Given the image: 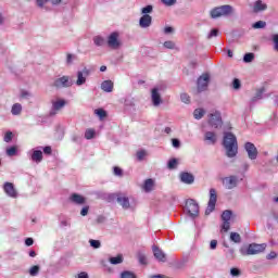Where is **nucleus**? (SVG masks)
<instances>
[{"instance_id": "obj_3", "label": "nucleus", "mask_w": 278, "mask_h": 278, "mask_svg": "<svg viewBox=\"0 0 278 278\" xmlns=\"http://www.w3.org/2000/svg\"><path fill=\"white\" fill-rule=\"evenodd\" d=\"M266 251V243H252L248 247L247 251L240 250L241 255H257Z\"/></svg>"}, {"instance_id": "obj_18", "label": "nucleus", "mask_w": 278, "mask_h": 278, "mask_svg": "<svg viewBox=\"0 0 278 278\" xmlns=\"http://www.w3.org/2000/svg\"><path fill=\"white\" fill-rule=\"evenodd\" d=\"M153 254L155 260H157V262H166V253H164V251H162V249H160L157 245H154L152 248Z\"/></svg>"}, {"instance_id": "obj_21", "label": "nucleus", "mask_w": 278, "mask_h": 278, "mask_svg": "<svg viewBox=\"0 0 278 278\" xmlns=\"http://www.w3.org/2000/svg\"><path fill=\"white\" fill-rule=\"evenodd\" d=\"M70 201L72 203H75L76 205H84V203H86V198H84L81 194L79 193H73L70 197Z\"/></svg>"}, {"instance_id": "obj_34", "label": "nucleus", "mask_w": 278, "mask_h": 278, "mask_svg": "<svg viewBox=\"0 0 278 278\" xmlns=\"http://www.w3.org/2000/svg\"><path fill=\"white\" fill-rule=\"evenodd\" d=\"M94 114H96L97 116H99V118H100L101 121H103V118H105V116H108V112H105V110H103V109H97V110L94 111Z\"/></svg>"}, {"instance_id": "obj_36", "label": "nucleus", "mask_w": 278, "mask_h": 278, "mask_svg": "<svg viewBox=\"0 0 278 278\" xmlns=\"http://www.w3.org/2000/svg\"><path fill=\"white\" fill-rule=\"evenodd\" d=\"M253 29H264L266 27L265 21H258L252 25Z\"/></svg>"}, {"instance_id": "obj_42", "label": "nucleus", "mask_w": 278, "mask_h": 278, "mask_svg": "<svg viewBox=\"0 0 278 278\" xmlns=\"http://www.w3.org/2000/svg\"><path fill=\"white\" fill-rule=\"evenodd\" d=\"M271 41L274 42V51H278V34L271 35Z\"/></svg>"}, {"instance_id": "obj_11", "label": "nucleus", "mask_w": 278, "mask_h": 278, "mask_svg": "<svg viewBox=\"0 0 278 278\" xmlns=\"http://www.w3.org/2000/svg\"><path fill=\"white\" fill-rule=\"evenodd\" d=\"M65 105H66V100L64 99L58 98L55 100H52L50 116H55V114H58V112H60Z\"/></svg>"}, {"instance_id": "obj_44", "label": "nucleus", "mask_w": 278, "mask_h": 278, "mask_svg": "<svg viewBox=\"0 0 278 278\" xmlns=\"http://www.w3.org/2000/svg\"><path fill=\"white\" fill-rule=\"evenodd\" d=\"M22 99H31V93L25 89L20 91Z\"/></svg>"}, {"instance_id": "obj_50", "label": "nucleus", "mask_w": 278, "mask_h": 278, "mask_svg": "<svg viewBox=\"0 0 278 278\" xmlns=\"http://www.w3.org/2000/svg\"><path fill=\"white\" fill-rule=\"evenodd\" d=\"M7 155H9V157H13V155H16V147L8 148Z\"/></svg>"}, {"instance_id": "obj_23", "label": "nucleus", "mask_w": 278, "mask_h": 278, "mask_svg": "<svg viewBox=\"0 0 278 278\" xmlns=\"http://www.w3.org/2000/svg\"><path fill=\"white\" fill-rule=\"evenodd\" d=\"M100 88H101V90H103V92H113L114 91V81L104 80L101 83Z\"/></svg>"}, {"instance_id": "obj_26", "label": "nucleus", "mask_w": 278, "mask_h": 278, "mask_svg": "<svg viewBox=\"0 0 278 278\" xmlns=\"http://www.w3.org/2000/svg\"><path fill=\"white\" fill-rule=\"evenodd\" d=\"M109 262H110V264H113V266L123 264V262H124L123 254H118L117 256L110 257Z\"/></svg>"}, {"instance_id": "obj_60", "label": "nucleus", "mask_w": 278, "mask_h": 278, "mask_svg": "<svg viewBox=\"0 0 278 278\" xmlns=\"http://www.w3.org/2000/svg\"><path fill=\"white\" fill-rule=\"evenodd\" d=\"M173 31H175V29L173 27H170V26H166L164 28V34H173Z\"/></svg>"}, {"instance_id": "obj_64", "label": "nucleus", "mask_w": 278, "mask_h": 278, "mask_svg": "<svg viewBox=\"0 0 278 278\" xmlns=\"http://www.w3.org/2000/svg\"><path fill=\"white\" fill-rule=\"evenodd\" d=\"M276 257H277L276 252H270V253L267 255V260H275Z\"/></svg>"}, {"instance_id": "obj_16", "label": "nucleus", "mask_w": 278, "mask_h": 278, "mask_svg": "<svg viewBox=\"0 0 278 278\" xmlns=\"http://www.w3.org/2000/svg\"><path fill=\"white\" fill-rule=\"evenodd\" d=\"M117 203L123 207V210H129L131 204L129 203V198L125 193H116Z\"/></svg>"}, {"instance_id": "obj_30", "label": "nucleus", "mask_w": 278, "mask_h": 278, "mask_svg": "<svg viewBox=\"0 0 278 278\" xmlns=\"http://www.w3.org/2000/svg\"><path fill=\"white\" fill-rule=\"evenodd\" d=\"M231 216H233V213L229 210H226L222 214V220L223 222H229V220H231Z\"/></svg>"}, {"instance_id": "obj_63", "label": "nucleus", "mask_w": 278, "mask_h": 278, "mask_svg": "<svg viewBox=\"0 0 278 278\" xmlns=\"http://www.w3.org/2000/svg\"><path fill=\"white\" fill-rule=\"evenodd\" d=\"M78 278H90V276H88V273L81 271L78 274Z\"/></svg>"}, {"instance_id": "obj_20", "label": "nucleus", "mask_w": 278, "mask_h": 278, "mask_svg": "<svg viewBox=\"0 0 278 278\" xmlns=\"http://www.w3.org/2000/svg\"><path fill=\"white\" fill-rule=\"evenodd\" d=\"M204 142H207V144H214L215 142H218V136L214 131H206L204 134Z\"/></svg>"}, {"instance_id": "obj_49", "label": "nucleus", "mask_w": 278, "mask_h": 278, "mask_svg": "<svg viewBox=\"0 0 278 278\" xmlns=\"http://www.w3.org/2000/svg\"><path fill=\"white\" fill-rule=\"evenodd\" d=\"M180 100H181L182 103L188 104V103H190V96L188 93H181L180 94Z\"/></svg>"}, {"instance_id": "obj_35", "label": "nucleus", "mask_w": 278, "mask_h": 278, "mask_svg": "<svg viewBox=\"0 0 278 278\" xmlns=\"http://www.w3.org/2000/svg\"><path fill=\"white\" fill-rule=\"evenodd\" d=\"M93 42L97 47H103V43L105 42V39L101 36L93 37Z\"/></svg>"}, {"instance_id": "obj_58", "label": "nucleus", "mask_w": 278, "mask_h": 278, "mask_svg": "<svg viewBox=\"0 0 278 278\" xmlns=\"http://www.w3.org/2000/svg\"><path fill=\"white\" fill-rule=\"evenodd\" d=\"M222 229L224 231H228L230 229V223L229 222H223Z\"/></svg>"}, {"instance_id": "obj_54", "label": "nucleus", "mask_w": 278, "mask_h": 278, "mask_svg": "<svg viewBox=\"0 0 278 278\" xmlns=\"http://www.w3.org/2000/svg\"><path fill=\"white\" fill-rule=\"evenodd\" d=\"M13 134L12 131H8L5 135H4V142H12V138H13Z\"/></svg>"}, {"instance_id": "obj_57", "label": "nucleus", "mask_w": 278, "mask_h": 278, "mask_svg": "<svg viewBox=\"0 0 278 278\" xmlns=\"http://www.w3.org/2000/svg\"><path fill=\"white\" fill-rule=\"evenodd\" d=\"M90 207L89 206H84L80 211V215L81 216H88V212H89Z\"/></svg>"}, {"instance_id": "obj_37", "label": "nucleus", "mask_w": 278, "mask_h": 278, "mask_svg": "<svg viewBox=\"0 0 278 278\" xmlns=\"http://www.w3.org/2000/svg\"><path fill=\"white\" fill-rule=\"evenodd\" d=\"M85 138L86 140H92L94 138V129H87L85 131Z\"/></svg>"}, {"instance_id": "obj_62", "label": "nucleus", "mask_w": 278, "mask_h": 278, "mask_svg": "<svg viewBox=\"0 0 278 278\" xmlns=\"http://www.w3.org/2000/svg\"><path fill=\"white\" fill-rule=\"evenodd\" d=\"M36 2H37V5L41 9L45 8V3H47V1L45 0H36Z\"/></svg>"}, {"instance_id": "obj_40", "label": "nucleus", "mask_w": 278, "mask_h": 278, "mask_svg": "<svg viewBox=\"0 0 278 278\" xmlns=\"http://www.w3.org/2000/svg\"><path fill=\"white\" fill-rule=\"evenodd\" d=\"M232 88L233 90H240V88H242V84L240 83V79L235 78L232 80Z\"/></svg>"}, {"instance_id": "obj_24", "label": "nucleus", "mask_w": 278, "mask_h": 278, "mask_svg": "<svg viewBox=\"0 0 278 278\" xmlns=\"http://www.w3.org/2000/svg\"><path fill=\"white\" fill-rule=\"evenodd\" d=\"M30 160L36 164H40V162H42V152L40 150H33V153L30 154Z\"/></svg>"}, {"instance_id": "obj_6", "label": "nucleus", "mask_w": 278, "mask_h": 278, "mask_svg": "<svg viewBox=\"0 0 278 278\" xmlns=\"http://www.w3.org/2000/svg\"><path fill=\"white\" fill-rule=\"evenodd\" d=\"M122 45L121 34H118V31H113L109 35L108 47H110V49H121Z\"/></svg>"}, {"instance_id": "obj_8", "label": "nucleus", "mask_w": 278, "mask_h": 278, "mask_svg": "<svg viewBox=\"0 0 278 278\" xmlns=\"http://www.w3.org/2000/svg\"><path fill=\"white\" fill-rule=\"evenodd\" d=\"M216 201H218V194L216 193V189H210V200L205 211L206 216L210 215L211 212L216 210Z\"/></svg>"}, {"instance_id": "obj_22", "label": "nucleus", "mask_w": 278, "mask_h": 278, "mask_svg": "<svg viewBox=\"0 0 278 278\" xmlns=\"http://www.w3.org/2000/svg\"><path fill=\"white\" fill-rule=\"evenodd\" d=\"M268 10V5L264 3L262 0H257L254 2L253 12L257 14V12H264Z\"/></svg>"}, {"instance_id": "obj_61", "label": "nucleus", "mask_w": 278, "mask_h": 278, "mask_svg": "<svg viewBox=\"0 0 278 278\" xmlns=\"http://www.w3.org/2000/svg\"><path fill=\"white\" fill-rule=\"evenodd\" d=\"M25 244H26V247H31L34 244V239L33 238H26Z\"/></svg>"}, {"instance_id": "obj_39", "label": "nucleus", "mask_w": 278, "mask_h": 278, "mask_svg": "<svg viewBox=\"0 0 278 278\" xmlns=\"http://www.w3.org/2000/svg\"><path fill=\"white\" fill-rule=\"evenodd\" d=\"M144 157H147V152H146V150H139V151H137V160H139V162H142V160H144Z\"/></svg>"}, {"instance_id": "obj_31", "label": "nucleus", "mask_w": 278, "mask_h": 278, "mask_svg": "<svg viewBox=\"0 0 278 278\" xmlns=\"http://www.w3.org/2000/svg\"><path fill=\"white\" fill-rule=\"evenodd\" d=\"M264 89H258L255 93V96L251 99L252 103H255V101H260V99L263 98Z\"/></svg>"}, {"instance_id": "obj_32", "label": "nucleus", "mask_w": 278, "mask_h": 278, "mask_svg": "<svg viewBox=\"0 0 278 278\" xmlns=\"http://www.w3.org/2000/svg\"><path fill=\"white\" fill-rule=\"evenodd\" d=\"M253 60H255V54L254 53H245L243 56V62H245V64H249L251 62H253Z\"/></svg>"}, {"instance_id": "obj_48", "label": "nucleus", "mask_w": 278, "mask_h": 278, "mask_svg": "<svg viewBox=\"0 0 278 278\" xmlns=\"http://www.w3.org/2000/svg\"><path fill=\"white\" fill-rule=\"evenodd\" d=\"M161 3H163V5H166L167 8H170L175 5V3H177V0H161Z\"/></svg>"}, {"instance_id": "obj_56", "label": "nucleus", "mask_w": 278, "mask_h": 278, "mask_svg": "<svg viewBox=\"0 0 278 278\" xmlns=\"http://www.w3.org/2000/svg\"><path fill=\"white\" fill-rule=\"evenodd\" d=\"M114 175H116V177H123V169H121V167H114Z\"/></svg>"}, {"instance_id": "obj_10", "label": "nucleus", "mask_w": 278, "mask_h": 278, "mask_svg": "<svg viewBox=\"0 0 278 278\" xmlns=\"http://www.w3.org/2000/svg\"><path fill=\"white\" fill-rule=\"evenodd\" d=\"M186 210L191 218L199 216V203L193 199L187 200Z\"/></svg>"}, {"instance_id": "obj_1", "label": "nucleus", "mask_w": 278, "mask_h": 278, "mask_svg": "<svg viewBox=\"0 0 278 278\" xmlns=\"http://www.w3.org/2000/svg\"><path fill=\"white\" fill-rule=\"evenodd\" d=\"M223 146L227 157H236L238 155V138L232 132H224Z\"/></svg>"}, {"instance_id": "obj_5", "label": "nucleus", "mask_w": 278, "mask_h": 278, "mask_svg": "<svg viewBox=\"0 0 278 278\" xmlns=\"http://www.w3.org/2000/svg\"><path fill=\"white\" fill-rule=\"evenodd\" d=\"M208 125H211L213 129H220V127H223V117L220 116V112L214 111L208 115Z\"/></svg>"}, {"instance_id": "obj_9", "label": "nucleus", "mask_w": 278, "mask_h": 278, "mask_svg": "<svg viewBox=\"0 0 278 278\" xmlns=\"http://www.w3.org/2000/svg\"><path fill=\"white\" fill-rule=\"evenodd\" d=\"M207 86H210V74H202L197 81L198 92H205L207 90Z\"/></svg>"}, {"instance_id": "obj_17", "label": "nucleus", "mask_w": 278, "mask_h": 278, "mask_svg": "<svg viewBox=\"0 0 278 278\" xmlns=\"http://www.w3.org/2000/svg\"><path fill=\"white\" fill-rule=\"evenodd\" d=\"M152 23H153V17H151V15L149 14L141 16L139 20V26L142 29H147L148 27H151Z\"/></svg>"}, {"instance_id": "obj_52", "label": "nucleus", "mask_w": 278, "mask_h": 278, "mask_svg": "<svg viewBox=\"0 0 278 278\" xmlns=\"http://www.w3.org/2000/svg\"><path fill=\"white\" fill-rule=\"evenodd\" d=\"M230 275H231V277H240L241 271H240V269L233 267L230 269Z\"/></svg>"}, {"instance_id": "obj_45", "label": "nucleus", "mask_w": 278, "mask_h": 278, "mask_svg": "<svg viewBox=\"0 0 278 278\" xmlns=\"http://www.w3.org/2000/svg\"><path fill=\"white\" fill-rule=\"evenodd\" d=\"M167 167L173 170V168H177V159H172L168 161Z\"/></svg>"}, {"instance_id": "obj_46", "label": "nucleus", "mask_w": 278, "mask_h": 278, "mask_svg": "<svg viewBox=\"0 0 278 278\" xmlns=\"http://www.w3.org/2000/svg\"><path fill=\"white\" fill-rule=\"evenodd\" d=\"M217 36H218V28H214L207 34V39L211 40V38H216Z\"/></svg>"}, {"instance_id": "obj_19", "label": "nucleus", "mask_w": 278, "mask_h": 278, "mask_svg": "<svg viewBox=\"0 0 278 278\" xmlns=\"http://www.w3.org/2000/svg\"><path fill=\"white\" fill-rule=\"evenodd\" d=\"M180 181L182 184H187V186H192V184H194V175L185 172L180 174Z\"/></svg>"}, {"instance_id": "obj_28", "label": "nucleus", "mask_w": 278, "mask_h": 278, "mask_svg": "<svg viewBox=\"0 0 278 278\" xmlns=\"http://www.w3.org/2000/svg\"><path fill=\"white\" fill-rule=\"evenodd\" d=\"M193 116H194L195 121H201V118H203V116H205V110L195 109L193 112Z\"/></svg>"}, {"instance_id": "obj_47", "label": "nucleus", "mask_w": 278, "mask_h": 278, "mask_svg": "<svg viewBox=\"0 0 278 278\" xmlns=\"http://www.w3.org/2000/svg\"><path fill=\"white\" fill-rule=\"evenodd\" d=\"M151 12H153V5H147L146 8H142V10H141V14H143V15L151 14Z\"/></svg>"}, {"instance_id": "obj_43", "label": "nucleus", "mask_w": 278, "mask_h": 278, "mask_svg": "<svg viewBox=\"0 0 278 278\" xmlns=\"http://www.w3.org/2000/svg\"><path fill=\"white\" fill-rule=\"evenodd\" d=\"M121 278H136V274L126 270L121 274Z\"/></svg>"}, {"instance_id": "obj_4", "label": "nucleus", "mask_w": 278, "mask_h": 278, "mask_svg": "<svg viewBox=\"0 0 278 278\" xmlns=\"http://www.w3.org/2000/svg\"><path fill=\"white\" fill-rule=\"evenodd\" d=\"M52 86L58 90L62 88H71L73 86V80L71 79V76L64 75L59 78H55Z\"/></svg>"}, {"instance_id": "obj_13", "label": "nucleus", "mask_w": 278, "mask_h": 278, "mask_svg": "<svg viewBox=\"0 0 278 278\" xmlns=\"http://www.w3.org/2000/svg\"><path fill=\"white\" fill-rule=\"evenodd\" d=\"M4 193L7 197H10L11 199H16L18 197V191H16V188L14 187V184L12 182H4L2 186Z\"/></svg>"}, {"instance_id": "obj_53", "label": "nucleus", "mask_w": 278, "mask_h": 278, "mask_svg": "<svg viewBox=\"0 0 278 278\" xmlns=\"http://www.w3.org/2000/svg\"><path fill=\"white\" fill-rule=\"evenodd\" d=\"M73 60H75V55L68 53L66 55V64H67V66H71V64H73Z\"/></svg>"}, {"instance_id": "obj_25", "label": "nucleus", "mask_w": 278, "mask_h": 278, "mask_svg": "<svg viewBox=\"0 0 278 278\" xmlns=\"http://www.w3.org/2000/svg\"><path fill=\"white\" fill-rule=\"evenodd\" d=\"M23 112V105L21 103H15L11 108V114L13 116H21V113Z\"/></svg>"}, {"instance_id": "obj_55", "label": "nucleus", "mask_w": 278, "mask_h": 278, "mask_svg": "<svg viewBox=\"0 0 278 278\" xmlns=\"http://www.w3.org/2000/svg\"><path fill=\"white\" fill-rule=\"evenodd\" d=\"M172 144L174 149H179V147H181V141H179V139H172Z\"/></svg>"}, {"instance_id": "obj_2", "label": "nucleus", "mask_w": 278, "mask_h": 278, "mask_svg": "<svg viewBox=\"0 0 278 278\" xmlns=\"http://www.w3.org/2000/svg\"><path fill=\"white\" fill-rule=\"evenodd\" d=\"M236 10L229 4L216 7L210 11L211 18H220L222 16H231Z\"/></svg>"}, {"instance_id": "obj_12", "label": "nucleus", "mask_w": 278, "mask_h": 278, "mask_svg": "<svg viewBox=\"0 0 278 278\" xmlns=\"http://www.w3.org/2000/svg\"><path fill=\"white\" fill-rule=\"evenodd\" d=\"M151 101L154 108H160V105L164 103V101L162 100V93L160 92V89L153 88L151 90Z\"/></svg>"}, {"instance_id": "obj_15", "label": "nucleus", "mask_w": 278, "mask_h": 278, "mask_svg": "<svg viewBox=\"0 0 278 278\" xmlns=\"http://www.w3.org/2000/svg\"><path fill=\"white\" fill-rule=\"evenodd\" d=\"M244 149L248 153L249 160H257V148L251 142L244 144Z\"/></svg>"}, {"instance_id": "obj_59", "label": "nucleus", "mask_w": 278, "mask_h": 278, "mask_svg": "<svg viewBox=\"0 0 278 278\" xmlns=\"http://www.w3.org/2000/svg\"><path fill=\"white\" fill-rule=\"evenodd\" d=\"M216 247H218V241L217 240H212L210 243V249L212 251H214V249H216Z\"/></svg>"}, {"instance_id": "obj_38", "label": "nucleus", "mask_w": 278, "mask_h": 278, "mask_svg": "<svg viewBox=\"0 0 278 278\" xmlns=\"http://www.w3.org/2000/svg\"><path fill=\"white\" fill-rule=\"evenodd\" d=\"M89 244L92 249H101V241L99 240L91 239L89 240Z\"/></svg>"}, {"instance_id": "obj_7", "label": "nucleus", "mask_w": 278, "mask_h": 278, "mask_svg": "<svg viewBox=\"0 0 278 278\" xmlns=\"http://www.w3.org/2000/svg\"><path fill=\"white\" fill-rule=\"evenodd\" d=\"M88 77H90V70L85 67L81 71H78L76 73L75 85L78 87L85 86L86 81H88Z\"/></svg>"}, {"instance_id": "obj_33", "label": "nucleus", "mask_w": 278, "mask_h": 278, "mask_svg": "<svg viewBox=\"0 0 278 278\" xmlns=\"http://www.w3.org/2000/svg\"><path fill=\"white\" fill-rule=\"evenodd\" d=\"M38 273H40V266L34 265L33 267H30L29 269L30 277H37Z\"/></svg>"}, {"instance_id": "obj_14", "label": "nucleus", "mask_w": 278, "mask_h": 278, "mask_svg": "<svg viewBox=\"0 0 278 278\" xmlns=\"http://www.w3.org/2000/svg\"><path fill=\"white\" fill-rule=\"evenodd\" d=\"M223 185L227 190H233L236 186H238V177L237 176H228L223 179Z\"/></svg>"}, {"instance_id": "obj_51", "label": "nucleus", "mask_w": 278, "mask_h": 278, "mask_svg": "<svg viewBox=\"0 0 278 278\" xmlns=\"http://www.w3.org/2000/svg\"><path fill=\"white\" fill-rule=\"evenodd\" d=\"M138 260H139V263L147 264V256L144 255V253L139 252L138 253Z\"/></svg>"}, {"instance_id": "obj_41", "label": "nucleus", "mask_w": 278, "mask_h": 278, "mask_svg": "<svg viewBox=\"0 0 278 278\" xmlns=\"http://www.w3.org/2000/svg\"><path fill=\"white\" fill-rule=\"evenodd\" d=\"M163 47H165V49H177V46L175 45V42L170 40L165 41L163 43Z\"/></svg>"}, {"instance_id": "obj_27", "label": "nucleus", "mask_w": 278, "mask_h": 278, "mask_svg": "<svg viewBox=\"0 0 278 278\" xmlns=\"http://www.w3.org/2000/svg\"><path fill=\"white\" fill-rule=\"evenodd\" d=\"M153 186H155L153 179H147L143 185L144 192H151L153 190Z\"/></svg>"}, {"instance_id": "obj_29", "label": "nucleus", "mask_w": 278, "mask_h": 278, "mask_svg": "<svg viewBox=\"0 0 278 278\" xmlns=\"http://www.w3.org/2000/svg\"><path fill=\"white\" fill-rule=\"evenodd\" d=\"M230 240L236 244H240L242 242V237L238 232H230Z\"/></svg>"}]
</instances>
